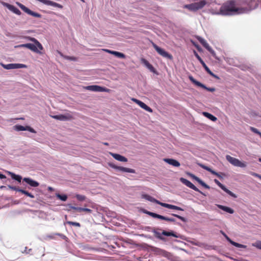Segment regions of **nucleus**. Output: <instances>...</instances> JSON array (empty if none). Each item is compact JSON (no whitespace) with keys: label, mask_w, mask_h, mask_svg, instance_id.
I'll return each instance as SVG.
<instances>
[{"label":"nucleus","mask_w":261,"mask_h":261,"mask_svg":"<svg viewBox=\"0 0 261 261\" xmlns=\"http://www.w3.org/2000/svg\"><path fill=\"white\" fill-rule=\"evenodd\" d=\"M30 40L34 42L35 44L32 43H26L20 44L18 46L20 47H25L30 49L35 53L40 54L41 53L38 49L40 50H42L43 49L41 44L35 38H30Z\"/></svg>","instance_id":"obj_1"},{"label":"nucleus","mask_w":261,"mask_h":261,"mask_svg":"<svg viewBox=\"0 0 261 261\" xmlns=\"http://www.w3.org/2000/svg\"><path fill=\"white\" fill-rule=\"evenodd\" d=\"M226 160L232 165L236 167H246V164L241 162L239 159L232 157L229 155L226 156Z\"/></svg>","instance_id":"obj_2"},{"label":"nucleus","mask_w":261,"mask_h":261,"mask_svg":"<svg viewBox=\"0 0 261 261\" xmlns=\"http://www.w3.org/2000/svg\"><path fill=\"white\" fill-rule=\"evenodd\" d=\"M153 232L154 233L155 237L161 240H165V238L162 236V235L166 236H172L175 238H178V236L173 231H167L163 230L162 233H160V232L154 230Z\"/></svg>","instance_id":"obj_3"},{"label":"nucleus","mask_w":261,"mask_h":261,"mask_svg":"<svg viewBox=\"0 0 261 261\" xmlns=\"http://www.w3.org/2000/svg\"><path fill=\"white\" fill-rule=\"evenodd\" d=\"M152 46L154 47V48L155 49V50L158 52V53L159 55H160L161 56H162L163 57L170 59V60H172L173 59V57L171 54H170L168 52L166 51L164 49L159 47L155 44L153 43Z\"/></svg>","instance_id":"obj_4"},{"label":"nucleus","mask_w":261,"mask_h":261,"mask_svg":"<svg viewBox=\"0 0 261 261\" xmlns=\"http://www.w3.org/2000/svg\"><path fill=\"white\" fill-rule=\"evenodd\" d=\"M16 4L22 10H23L26 13H27L31 16H33L34 17H37V18L41 17L42 16L40 14L31 11L30 9H29V8L26 7L24 5H22V4H21L19 2H17Z\"/></svg>","instance_id":"obj_5"},{"label":"nucleus","mask_w":261,"mask_h":261,"mask_svg":"<svg viewBox=\"0 0 261 261\" xmlns=\"http://www.w3.org/2000/svg\"><path fill=\"white\" fill-rule=\"evenodd\" d=\"M85 89L88 90L97 92H110L111 91V90L108 88L102 87L97 85L88 86L85 87Z\"/></svg>","instance_id":"obj_6"},{"label":"nucleus","mask_w":261,"mask_h":261,"mask_svg":"<svg viewBox=\"0 0 261 261\" xmlns=\"http://www.w3.org/2000/svg\"><path fill=\"white\" fill-rule=\"evenodd\" d=\"M189 79L193 84H194L195 85L198 87H201L210 92H214L215 91V89L214 88L206 87L204 85L194 79V77L192 76H189Z\"/></svg>","instance_id":"obj_7"},{"label":"nucleus","mask_w":261,"mask_h":261,"mask_svg":"<svg viewBox=\"0 0 261 261\" xmlns=\"http://www.w3.org/2000/svg\"><path fill=\"white\" fill-rule=\"evenodd\" d=\"M110 166L113 169L118 170L121 171L122 172L131 173H136L135 170H134L133 169L126 168V167H121V166H118L115 165L113 164H110Z\"/></svg>","instance_id":"obj_8"},{"label":"nucleus","mask_w":261,"mask_h":261,"mask_svg":"<svg viewBox=\"0 0 261 261\" xmlns=\"http://www.w3.org/2000/svg\"><path fill=\"white\" fill-rule=\"evenodd\" d=\"M180 180L182 184L187 186L188 187L194 190L196 192L202 193L196 186H195L190 181L183 177L180 178Z\"/></svg>","instance_id":"obj_9"},{"label":"nucleus","mask_w":261,"mask_h":261,"mask_svg":"<svg viewBox=\"0 0 261 261\" xmlns=\"http://www.w3.org/2000/svg\"><path fill=\"white\" fill-rule=\"evenodd\" d=\"M132 100L135 102L136 103L138 104L141 108L147 111V112L150 113L152 112V110L143 102L135 98H132Z\"/></svg>","instance_id":"obj_10"},{"label":"nucleus","mask_w":261,"mask_h":261,"mask_svg":"<svg viewBox=\"0 0 261 261\" xmlns=\"http://www.w3.org/2000/svg\"><path fill=\"white\" fill-rule=\"evenodd\" d=\"M3 67L6 69H18L20 68L25 67L26 66L22 64H2Z\"/></svg>","instance_id":"obj_11"},{"label":"nucleus","mask_w":261,"mask_h":261,"mask_svg":"<svg viewBox=\"0 0 261 261\" xmlns=\"http://www.w3.org/2000/svg\"><path fill=\"white\" fill-rule=\"evenodd\" d=\"M23 182H25L28 185H29L31 187H37L39 186V184L37 181L34 180L31 178L29 177H24L22 179V183Z\"/></svg>","instance_id":"obj_12"},{"label":"nucleus","mask_w":261,"mask_h":261,"mask_svg":"<svg viewBox=\"0 0 261 261\" xmlns=\"http://www.w3.org/2000/svg\"><path fill=\"white\" fill-rule=\"evenodd\" d=\"M110 154L113 156L115 160L122 162H127V159L124 156H122L119 154L110 152Z\"/></svg>","instance_id":"obj_13"},{"label":"nucleus","mask_w":261,"mask_h":261,"mask_svg":"<svg viewBox=\"0 0 261 261\" xmlns=\"http://www.w3.org/2000/svg\"><path fill=\"white\" fill-rule=\"evenodd\" d=\"M199 166L200 167H201L202 168H203V169H205L206 171L211 172L213 175H215L217 176L219 178H222V176L220 175V173H219L218 172H216V171H214L213 170H212L210 167H207V166H205L204 165L201 164H199Z\"/></svg>","instance_id":"obj_14"},{"label":"nucleus","mask_w":261,"mask_h":261,"mask_svg":"<svg viewBox=\"0 0 261 261\" xmlns=\"http://www.w3.org/2000/svg\"><path fill=\"white\" fill-rule=\"evenodd\" d=\"M5 5L9 10L13 12L14 13L18 15H20L21 14L20 10L13 5L9 4H5Z\"/></svg>","instance_id":"obj_15"},{"label":"nucleus","mask_w":261,"mask_h":261,"mask_svg":"<svg viewBox=\"0 0 261 261\" xmlns=\"http://www.w3.org/2000/svg\"><path fill=\"white\" fill-rule=\"evenodd\" d=\"M164 161L174 167H179L180 165L178 161L173 159H164Z\"/></svg>","instance_id":"obj_16"},{"label":"nucleus","mask_w":261,"mask_h":261,"mask_svg":"<svg viewBox=\"0 0 261 261\" xmlns=\"http://www.w3.org/2000/svg\"><path fill=\"white\" fill-rule=\"evenodd\" d=\"M161 205L163 207L170 208V209L176 210H178V211H184V209L181 208L180 207H179V206H177L176 205H172V204H168V203L162 202V203H161Z\"/></svg>","instance_id":"obj_17"},{"label":"nucleus","mask_w":261,"mask_h":261,"mask_svg":"<svg viewBox=\"0 0 261 261\" xmlns=\"http://www.w3.org/2000/svg\"><path fill=\"white\" fill-rule=\"evenodd\" d=\"M73 117L72 115L70 113H67L64 115H59V120L61 121H67L73 119Z\"/></svg>","instance_id":"obj_18"},{"label":"nucleus","mask_w":261,"mask_h":261,"mask_svg":"<svg viewBox=\"0 0 261 261\" xmlns=\"http://www.w3.org/2000/svg\"><path fill=\"white\" fill-rule=\"evenodd\" d=\"M142 197L149 201L157 203L158 204L161 205V203H162L161 202L159 201V200L155 199L153 197H151V196L147 195V194H143L142 195Z\"/></svg>","instance_id":"obj_19"},{"label":"nucleus","mask_w":261,"mask_h":261,"mask_svg":"<svg viewBox=\"0 0 261 261\" xmlns=\"http://www.w3.org/2000/svg\"><path fill=\"white\" fill-rule=\"evenodd\" d=\"M141 63L146 66L151 71L154 72V68L153 66L150 64L149 62L145 59L142 58L141 60Z\"/></svg>","instance_id":"obj_20"},{"label":"nucleus","mask_w":261,"mask_h":261,"mask_svg":"<svg viewBox=\"0 0 261 261\" xmlns=\"http://www.w3.org/2000/svg\"><path fill=\"white\" fill-rule=\"evenodd\" d=\"M201 65H202V66L203 67V68L205 69V70L206 71V72L210 74L212 76L217 79H219V77L215 75L213 72H212L211 70L209 69V68L206 66V65L205 64V63L204 62V61H203V62L201 63Z\"/></svg>","instance_id":"obj_21"},{"label":"nucleus","mask_w":261,"mask_h":261,"mask_svg":"<svg viewBox=\"0 0 261 261\" xmlns=\"http://www.w3.org/2000/svg\"><path fill=\"white\" fill-rule=\"evenodd\" d=\"M192 177L195 179L199 184H200L202 187H204L206 189H209L210 188V186L206 185L204 182H203L202 180H201L199 178L196 176L195 175H193Z\"/></svg>","instance_id":"obj_22"},{"label":"nucleus","mask_w":261,"mask_h":261,"mask_svg":"<svg viewBox=\"0 0 261 261\" xmlns=\"http://www.w3.org/2000/svg\"><path fill=\"white\" fill-rule=\"evenodd\" d=\"M184 8H187L188 10L192 11H196L198 10L195 3L191 4L186 5L184 6Z\"/></svg>","instance_id":"obj_23"},{"label":"nucleus","mask_w":261,"mask_h":261,"mask_svg":"<svg viewBox=\"0 0 261 261\" xmlns=\"http://www.w3.org/2000/svg\"><path fill=\"white\" fill-rule=\"evenodd\" d=\"M197 40L199 42L207 49L210 47L209 44L207 43L206 41L201 37L198 36L197 37Z\"/></svg>","instance_id":"obj_24"},{"label":"nucleus","mask_w":261,"mask_h":261,"mask_svg":"<svg viewBox=\"0 0 261 261\" xmlns=\"http://www.w3.org/2000/svg\"><path fill=\"white\" fill-rule=\"evenodd\" d=\"M218 207L220 209L225 211L229 214H233L234 213V210L229 207L223 206L222 205H217Z\"/></svg>","instance_id":"obj_25"},{"label":"nucleus","mask_w":261,"mask_h":261,"mask_svg":"<svg viewBox=\"0 0 261 261\" xmlns=\"http://www.w3.org/2000/svg\"><path fill=\"white\" fill-rule=\"evenodd\" d=\"M9 174L10 175L12 179L16 180L19 182H20L22 179V177L20 175H16L14 173L8 172Z\"/></svg>","instance_id":"obj_26"},{"label":"nucleus","mask_w":261,"mask_h":261,"mask_svg":"<svg viewBox=\"0 0 261 261\" xmlns=\"http://www.w3.org/2000/svg\"><path fill=\"white\" fill-rule=\"evenodd\" d=\"M203 115L213 121H216L217 120L215 116L208 112H203Z\"/></svg>","instance_id":"obj_27"},{"label":"nucleus","mask_w":261,"mask_h":261,"mask_svg":"<svg viewBox=\"0 0 261 261\" xmlns=\"http://www.w3.org/2000/svg\"><path fill=\"white\" fill-rule=\"evenodd\" d=\"M145 213L148 214V215L151 216L152 217H153L154 218H158V219L162 220L163 216H162V215L157 214L153 213V212H149V211H146Z\"/></svg>","instance_id":"obj_28"},{"label":"nucleus","mask_w":261,"mask_h":261,"mask_svg":"<svg viewBox=\"0 0 261 261\" xmlns=\"http://www.w3.org/2000/svg\"><path fill=\"white\" fill-rule=\"evenodd\" d=\"M198 10L201 9L203 8L206 4V2L205 0L201 1L199 2L195 3Z\"/></svg>","instance_id":"obj_29"},{"label":"nucleus","mask_w":261,"mask_h":261,"mask_svg":"<svg viewBox=\"0 0 261 261\" xmlns=\"http://www.w3.org/2000/svg\"><path fill=\"white\" fill-rule=\"evenodd\" d=\"M112 54L119 58H125V57L124 54L117 51L113 50V52L112 53Z\"/></svg>","instance_id":"obj_30"},{"label":"nucleus","mask_w":261,"mask_h":261,"mask_svg":"<svg viewBox=\"0 0 261 261\" xmlns=\"http://www.w3.org/2000/svg\"><path fill=\"white\" fill-rule=\"evenodd\" d=\"M56 196L62 201H65L67 199V196L66 195H61L59 193L56 194Z\"/></svg>","instance_id":"obj_31"},{"label":"nucleus","mask_w":261,"mask_h":261,"mask_svg":"<svg viewBox=\"0 0 261 261\" xmlns=\"http://www.w3.org/2000/svg\"><path fill=\"white\" fill-rule=\"evenodd\" d=\"M19 192L25 195L26 196H27L31 198H34L35 197L32 194H31V193H29V192H28L27 191H25L24 190L21 189L20 190H19Z\"/></svg>","instance_id":"obj_32"},{"label":"nucleus","mask_w":261,"mask_h":261,"mask_svg":"<svg viewBox=\"0 0 261 261\" xmlns=\"http://www.w3.org/2000/svg\"><path fill=\"white\" fill-rule=\"evenodd\" d=\"M15 129L17 131L27 130V126H23L20 125H16L14 126Z\"/></svg>","instance_id":"obj_33"},{"label":"nucleus","mask_w":261,"mask_h":261,"mask_svg":"<svg viewBox=\"0 0 261 261\" xmlns=\"http://www.w3.org/2000/svg\"><path fill=\"white\" fill-rule=\"evenodd\" d=\"M59 54H60L61 56H62V57H63L65 59L69 60H71V61H76V58L75 57H70V56H64L60 52H59Z\"/></svg>","instance_id":"obj_34"},{"label":"nucleus","mask_w":261,"mask_h":261,"mask_svg":"<svg viewBox=\"0 0 261 261\" xmlns=\"http://www.w3.org/2000/svg\"><path fill=\"white\" fill-rule=\"evenodd\" d=\"M76 199L80 201H83L86 200V197L84 195L76 194L75 195Z\"/></svg>","instance_id":"obj_35"},{"label":"nucleus","mask_w":261,"mask_h":261,"mask_svg":"<svg viewBox=\"0 0 261 261\" xmlns=\"http://www.w3.org/2000/svg\"><path fill=\"white\" fill-rule=\"evenodd\" d=\"M223 191H224L226 193H227V194H228L229 195L232 196V197H236V196L234 194H233L232 192H231L230 190H229L228 189H227V188H226L225 187H224V188H223L222 189Z\"/></svg>","instance_id":"obj_36"},{"label":"nucleus","mask_w":261,"mask_h":261,"mask_svg":"<svg viewBox=\"0 0 261 261\" xmlns=\"http://www.w3.org/2000/svg\"><path fill=\"white\" fill-rule=\"evenodd\" d=\"M250 129L253 133L258 135L261 137V133L256 128L253 127H250Z\"/></svg>","instance_id":"obj_37"},{"label":"nucleus","mask_w":261,"mask_h":261,"mask_svg":"<svg viewBox=\"0 0 261 261\" xmlns=\"http://www.w3.org/2000/svg\"><path fill=\"white\" fill-rule=\"evenodd\" d=\"M232 245H233L235 247H244V246L242 245V244H239L238 243H236L235 242H233L232 241L231 239H230V241H229Z\"/></svg>","instance_id":"obj_38"},{"label":"nucleus","mask_w":261,"mask_h":261,"mask_svg":"<svg viewBox=\"0 0 261 261\" xmlns=\"http://www.w3.org/2000/svg\"><path fill=\"white\" fill-rule=\"evenodd\" d=\"M252 246L261 249V241H256L255 243L252 244Z\"/></svg>","instance_id":"obj_39"},{"label":"nucleus","mask_w":261,"mask_h":261,"mask_svg":"<svg viewBox=\"0 0 261 261\" xmlns=\"http://www.w3.org/2000/svg\"><path fill=\"white\" fill-rule=\"evenodd\" d=\"M67 223V224H68L69 225H73V226H77V227H80L81 226L80 223H79L78 222H72V221H68Z\"/></svg>","instance_id":"obj_40"},{"label":"nucleus","mask_w":261,"mask_h":261,"mask_svg":"<svg viewBox=\"0 0 261 261\" xmlns=\"http://www.w3.org/2000/svg\"><path fill=\"white\" fill-rule=\"evenodd\" d=\"M172 215L175 217H177V218L181 220L183 222H186V219L182 216H180L179 215H178L175 214H172Z\"/></svg>","instance_id":"obj_41"},{"label":"nucleus","mask_w":261,"mask_h":261,"mask_svg":"<svg viewBox=\"0 0 261 261\" xmlns=\"http://www.w3.org/2000/svg\"><path fill=\"white\" fill-rule=\"evenodd\" d=\"M8 187L9 188V189H10L11 190H14V191H15L17 192H19V190H21V189H19V188H17L15 186H10V185L8 186Z\"/></svg>","instance_id":"obj_42"},{"label":"nucleus","mask_w":261,"mask_h":261,"mask_svg":"<svg viewBox=\"0 0 261 261\" xmlns=\"http://www.w3.org/2000/svg\"><path fill=\"white\" fill-rule=\"evenodd\" d=\"M214 182L222 189H223V188H224V187H225L217 179H214Z\"/></svg>","instance_id":"obj_43"},{"label":"nucleus","mask_w":261,"mask_h":261,"mask_svg":"<svg viewBox=\"0 0 261 261\" xmlns=\"http://www.w3.org/2000/svg\"><path fill=\"white\" fill-rule=\"evenodd\" d=\"M162 220H166L169 222H174L175 221L174 218H168L163 216Z\"/></svg>","instance_id":"obj_44"},{"label":"nucleus","mask_w":261,"mask_h":261,"mask_svg":"<svg viewBox=\"0 0 261 261\" xmlns=\"http://www.w3.org/2000/svg\"><path fill=\"white\" fill-rule=\"evenodd\" d=\"M194 54L196 58L198 60V61L201 63L203 62V60L201 59V58L198 55V54L197 53L196 51H194Z\"/></svg>","instance_id":"obj_45"},{"label":"nucleus","mask_w":261,"mask_h":261,"mask_svg":"<svg viewBox=\"0 0 261 261\" xmlns=\"http://www.w3.org/2000/svg\"><path fill=\"white\" fill-rule=\"evenodd\" d=\"M207 50H208L210 53L212 55L213 57H214L215 58H216V53L215 51L211 47V46L207 49Z\"/></svg>","instance_id":"obj_46"},{"label":"nucleus","mask_w":261,"mask_h":261,"mask_svg":"<svg viewBox=\"0 0 261 261\" xmlns=\"http://www.w3.org/2000/svg\"><path fill=\"white\" fill-rule=\"evenodd\" d=\"M220 233L226 238V239L229 242L230 241V239L226 234V233L222 230H220Z\"/></svg>","instance_id":"obj_47"},{"label":"nucleus","mask_w":261,"mask_h":261,"mask_svg":"<svg viewBox=\"0 0 261 261\" xmlns=\"http://www.w3.org/2000/svg\"><path fill=\"white\" fill-rule=\"evenodd\" d=\"M27 130H28L33 133H36V131L34 130V129L29 126H27Z\"/></svg>","instance_id":"obj_48"},{"label":"nucleus","mask_w":261,"mask_h":261,"mask_svg":"<svg viewBox=\"0 0 261 261\" xmlns=\"http://www.w3.org/2000/svg\"><path fill=\"white\" fill-rule=\"evenodd\" d=\"M27 130H28L33 133H36V131L34 130V129L29 126H27Z\"/></svg>","instance_id":"obj_49"},{"label":"nucleus","mask_w":261,"mask_h":261,"mask_svg":"<svg viewBox=\"0 0 261 261\" xmlns=\"http://www.w3.org/2000/svg\"><path fill=\"white\" fill-rule=\"evenodd\" d=\"M71 208L75 211H77L78 212H82V207H75V206H71Z\"/></svg>","instance_id":"obj_50"},{"label":"nucleus","mask_w":261,"mask_h":261,"mask_svg":"<svg viewBox=\"0 0 261 261\" xmlns=\"http://www.w3.org/2000/svg\"><path fill=\"white\" fill-rule=\"evenodd\" d=\"M82 211L86 212L88 213H91L92 211L91 209L88 208H83L82 207Z\"/></svg>","instance_id":"obj_51"},{"label":"nucleus","mask_w":261,"mask_h":261,"mask_svg":"<svg viewBox=\"0 0 261 261\" xmlns=\"http://www.w3.org/2000/svg\"><path fill=\"white\" fill-rule=\"evenodd\" d=\"M250 174L251 175H252V176H254L255 177H259L261 178V176H260L259 174H258L257 173H254V172H250Z\"/></svg>","instance_id":"obj_52"},{"label":"nucleus","mask_w":261,"mask_h":261,"mask_svg":"<svg viewBox=\"0 0 261 261\" xmlns=\"http://www.w3.org/2000/svg\"><path fill=\"white\" fill-rule=\"evenodd\" d=\"M52 118L55 119H57V120H59V115H51L50 116Z\"/></svg>","instance_id":"obj_53"},{"label":"nucleus","mask_w":261,"mask_h":261,"mask_svg":"<svg viewBox=\"0 0 261 261\" xmlns=\"http://www.w3.org/2000/svg\"><path fill=\"white\" fill-rule=\"evenodd\" d=\"M103 50H105V51L108 53H110L111 54H112V53L113 52V50H109V49H103Z\"/></svg>","instance_id":"obj_54"},{"label":"nucleus","mask_w":261,"mask_h":261,"mask_svg":"<svg viewBox=\"0 0 261 261\" xmlns=\"http://www.w3.org/2000/svg\"><path fill=\"white\" fill-rule=\"evenodd\" d=\"M6 178V176L5 175L0 173V179H4Z\"/></svg>","instance_id":"obj_55"},{"label":"nucleus","mask_w":261,"mask_h":261,"mask_svg":"<svg viewBox=\"0 0 261 261\" xmlns=\"http://www.w3.org/2000/svg\"><path fill=\"white\" fill-rule=\"evenodd\" d=\"M48 190L49 191H53L54 190V189L53 188L49 187H48Z\"/></svg>","instance_id":"obj_56"},{"label":"nucleus","mask_w":261,"mask_h":261,"mask_svg":"<svg viewBox=\"0 0 261 261\" xmlns=\"http://www.w3.org/2000/svg\"><path fill=\"white\" fill-rule=\"evenodd\" d=\"M103 144L105 145H108L109 144L108 143H103Z\"/></svg>","instance_id":"obj_57"},{"label":"nucleus","mask_w":261,"mask_h":261,"mask_svg":"<svg viewBox=\"0 0 261 261\" xmlns=\"http://www.w3.org/2000/svg\"><path fill=\"white\" fill-rule=\"evenodd\" d=\"M258 161H259L260 162H261V158H259V159H258Z\"/></svg>","instance_id":"obj_58"}]
</instances>
